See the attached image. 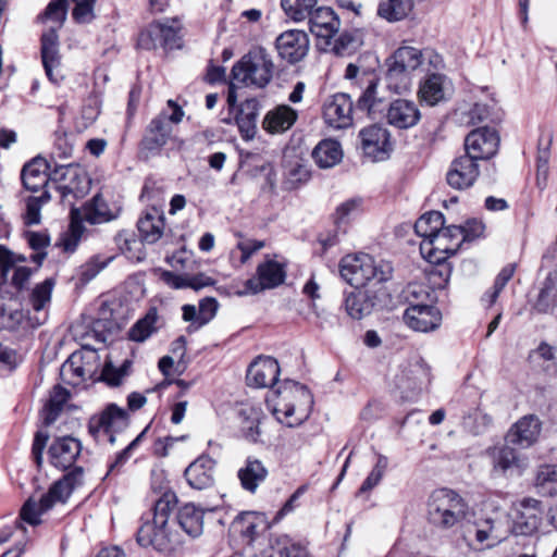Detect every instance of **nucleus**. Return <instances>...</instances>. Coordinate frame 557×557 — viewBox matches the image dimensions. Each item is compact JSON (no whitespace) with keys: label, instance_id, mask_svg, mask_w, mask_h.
<instances>
[{"label":"nucleus","instance_id":"f257e3e1","mask_svg":"<svg viewBox=\"0 0 557 557\" xmlns=\"http://www.w3.org/2000/svg\"><path fill=\"white\" fill-rule=\"evenodd\" d=\"M177 505V496L171 490L164 491L154 502L151 509L140 518L136 532L137 544L145 549L170 557L181 549L185 540L183 534L171 521Z\"/></svg>","mask_w":557,"mask_h":557},{"label":"nucleus","instance_id":"f03ea898","mask_svg":"<svg viewBox=\"0 0 557 557\" xmlns=\"http://www.w3.org/2000/svg\"><path fill=\"white\" fill-rule=\"evenodd\" d=\"M70 143L67 140L66 131L60 125L55 132V140L50 161L45 158L35 157L26 162L21 171V181L23 187L32 193H38L41 189H55L60 194V198L64 200L70 194V187L60 184L65 180L70 163L69 160Z\"/></svg>","mask_w":557,"mask_h":557},{"label":"nucleus","instance_id":"7ed1b4c3","mask_svg":"<svg viewBox=\"0 0 557 557\" xmlns=\"http://www.w3.org/2000/svg\"><path fill=\"white\" fill-rule=\"evenodd\" d=\"M53 286V278L37 284L27 294V299L23 297L22 308L16 299L0 295V330L13 331L23 322L32 329L42 325L47 320L46 308L50 304Z\"/></svg>","mask_w":557,"mask_h":557},{"label":"nucleus","instance_id":"20e7f679","mask_svg":"<svg viewBox=\"0 0 557 557\" xmlns=\"http://www.w3.org/2000/svg\"><path fill=\"white\" fill-rule=\"evenodd\" d=\"M512 533L511 518L506 510L495 508L463 525L462 537L475 550L496 547Z\"/></svg>","mask_w":557,"mask_h":557},{"label":"nucleus","instance_id":"39448f33","mask_svg":"<svg viewBox=\"0 0 557 557\" xmlns=\"http://www.w3.org/2000/svg\"><path fill=\"white\" fill-rule=\"evenodd\" d=\"M274 393L277 401L273 413L281 423L293 428L309 417L313 397L307 386L293 380H285Z\"/></svg>","mask_w":557,"mask_h":557},{"label":"nucleus","instance_id":"423d86ee","mask_svg":"<svg viewBox=\"0 0 557 557\" xmlns=\"http://www.w3.org/2000/svg\"><path fill=\"white\" fill-rule=\"evenodd\" d=\"M341 276L356 288L387 282L393 276L391 262L376 261L368 253L345 256L339 263Z\"/></svg>","mask_w":557,"mask_h":557},{"label":"nucleus","instance_id":"0eeeda50","mask_svg":"<svg viewBox=\"0 0 557 557\" xmlns=\"http://www.w3.org/2000/svg\"><path fill=\"white\" fill-rule=\"evenodd\" d=\"M275 64L263 47H255L244 54L232 67L233 81L247 87L265 88L272 81Z\"/></svg>","mask_w":557,"mask_h":557},{"label":"nucleus","instance_id":"6e6552de","mask_svg":"<svg viewBox=\"0 0 557 557\" xmlns=\"http://www.w3.org/2000/svg\"><path fill=\"white\" fill-rule=\"evenodd\" d=\"M468 504L455 491L435 490L428 502V520L440 530H450L466 519Z\"/></svg>","mask_w":557,"mask_h":557},{"label":"nucleus","instance_id":"1a4fd4ad","mask_svg":"<svg viewBox=\"0 0 557 557\" xmlns=\"http://www.w3.org/2000/svg\"><path fill=\"white\" fill-rule=\"evenodd\" d=\"M66 7L67 0H53L47 5L45 12L37 16V21L40 23L50 21L55 24L41 36L42 64L47 76L55 84L59 83V79L54 76V71L60 65L57 29L61 28L66 20Z\"/></svg>","mask_w":557,"mask_h":557},{"label":"nucleus","instance_id":"9d476101","mask_svg":"<svg viewBox=\"0 0 557 557\" xmlns=\"http://www.w3.org/2000/svg\"><path fill=\"white\" fill-rule=\"evenodd\" d=\"M70 499V472L54 481L39 499L28 497L20 510L22 522L32 527L42 523L41 516L58 505H65Z\"/></svg>","mask_w":557,"mask_h":557},{"label":"nucleus","instance_id":"9b49d317","mask_svg":"<svg viewBox=\"0 0 557 557\" xmlns=\"http://www.w3.org/2000/svg\"><path fill=\"white\" fill-rule=\"evenodd\" d=\"M461 235L460 226L449 225L443 227L433 239L423 240L420 245L421 253L424 255L431 263L441 265L438 273L441 276H445V283L448 282L451 270L448 265L444 264V262L446 259L454 256L462 246V239H460Z\"/></svg>","mask_w":557,"mask_h":557},{"label":"nucleus","instance_id":"f8f14e48","mask_svg":"<svg viewBox=\"0 0 557 557\" xmlns=\"http://www.w3.org/2000/svg\"><path fill=\"white\" fill-rule=\"evenodd\" d=\"M168 106L172 109L171 114L161 112L147 125L140 141L141 150L148 151L151 154L159 153L171 137L173 124L182 121L184 116L182 108L173 100H169Z\"/></svg>","mask_w":557,"mask_h":557},{"label":"nucleus","instance_id":"ddd939ff","mask_svg":"<svg viewBox=\"0 0 557 557\" xmlns=\"http://www.w3.org/2000/svg\"><path fill=\"white\" fill-rule=\"evenodd\" d=\"M492 462V474L496 478H520L529 468V458L506 443L486 450Z\"/></svg>","mask_w":557,"mask_h":557},{"label":"nucleus","instance_id":"4468645a","mask_svg":"<svg viewBox=\"0 0 557 557\" xmlns=\"http://www.w3.org/2000/svg\"><path fill=\"white\" fill-rule=\"evenodd\" d=\"M77 327L81 332H88L89 341L97 344H106L120 330L114 310L108 302L101 304L96 317L82 314V323L72 326V332L75 333Z\"/></svg>","mask_w":557,"mask_h":557},{"label":"nucleus","instance_id":"2eb2a0df","mask_svg":"<svg viewBox=\"0 0 557 557\" xmlns=\"http://www.w3.org/2000/svg\"><path fill=\"white\" fill-rule=\"evenodd\" d=\"M499 146V136L495 128L482 126L470 132L465 139L466 156L474 161L493 158Z\"/></svg>","mask_w":557,"mask_h":557},{"label":"nucleus","instance_id":"dca6fc26","mask_svg":"<svg viewBox=\"0 0 557 557\" xmlns=\"http://www.w3.org/2000/svg\"><path fill=\"white\" fill-rule=\"evenodd\" d=\"M74 339L79 343L81 350L72 352V367L78 361H82L83 364L73 368L72 372L79 377H91L98 368V348L95 347V343L89 341V333L81 332L79 327L75 330Z\"/></svg>","mask_w":557,"mask_h":557},{"label":"nucleus","instance_id":"f3484780","mask_svg":"<svg viewBox=\"0 0 557 557\" xmlns=\"http://www.w3.org/2000/svg\"><path fill=\"white\" fill-rule=\"evenodd\" d=\"M275 47L281 59L295 64L307 55L309 37L304 30L289 29L276 38Z\"/></svg>","mask_w":557,"mask_h":557},{"label":"nucleus","instance_id":"a211bd4d","mask_svg":"<svg viewBox=\"0 0 557 557\" xmlns=\"http://www.w3.org/2000/svg\"><path fill=\"white\" fill-rule=\"evenodd\" d=\"M520 510L515 520H511V529L515 535H532L535 533L543 519L542 503L535 498H524L520 503Z\"/></svg>","mask_w":557,"mask_h":557},{"label":"nucleus","instance_id":"6ab92c4d","mask_svg":"<svg viewBox=\"0 0 557 557\" xmlns=\"http://www.w3.org/2000/svg\"><path fill=\"white\" fill-rule=\"evenodd\" d=\"M286 276L284 267L273 260H268L257 268V276L245 283V293L258 294L264 289L274 288L283 284Z\"/></svg>","mask_w":557,"mask_h":557},{"label":"nucleus","instance_id":"aec40b11","mask_svg":"<svg viewBox=\"0 0 557 557\" xmlns=\"http://www.w3.org/2000/svg\"><path fill=\"white\" fill-rule=\"evenodd\" d=\"M352 100L349 95L338 92L331 96L323 106L325 122L334 128H346L352 123Z\"/></svg>","mask_w":557,"mask_h":557},{"label":"nucleus","instance_id":"412c9836","mask_svg":"<svg viewBox=\"0 0 557 557\" xmlns=\"http://www.w3.org/2000/svg\"><path fill=\"white\" fill-rule=\"evenodd\" d=\"M403 320L411 330L426 333L441 325L442 313L434 306L411 305L405 310Z\"/></svg>","mask_w":557,"mask_h":557},{"label":"nucleus","instance_id":"4be33fe9","mask_svg":"<svg viewBox=\"0 0 557 557\" xmlns=\"http://www.w3.org/2000/svg\"><path fill=\"white\" fill-rule=\"evenodd\" d=\"M479 164L469 156H460L456 158L447 171V184L457 190L470 188L479 176Z\"/></svg>","mask_w":557,"mask_h":557},{"label":"nucleus","instance_id":"5701e85b","mask_svg":"<svg viewBox=\"0 0 557 557\" xmlns=\"http://www.w3.org/2000/svg\"><path fill=\"white\" fill-rule=\"evenodd\" d=\"M361 147L366 156L373 161H381L387 157L391 147L388 131L377 124L370 125L360 131Z\"/></svg>","mask_w":557,"mask_h":557},{"label":"nucleus","instance_id":"b1692460","mask_svg":"<svg viewBox=\"0 0 557 557\" xmlns=\"http://www.w3.org/2000/svg\"><path fill=\"white\" fill-rule=\"evenodd\" d=\"M280 366L273 357H258L249 367L246 381L257 388L273 387L278 381Z\"/></svg>","mask_w":557,"mask_h":557},{"label":"nucleus","instance_id":"393cba45","mask_svg":"<svg viewBox=\"0 0 557 557\" xmlns=\"http://www.w3.org/2000/svg\"><path fill=\"white\" fill-rule=\"evenodd\" d=\"M541 429L542 424L536 416H524L509 429L505 441L521 448H529L537 441Z\"/></svg>","mask_w":557,"mask_h":557},{"label":"nucleus","instance_id":"a878e982","mask_svg":"<svg viewBox=\"0 0 557 557\" xmlns=\"http://www.w3.org/2000/svg\"><path fill=\"white\" fill-rule=\"evenodd\" d=\"M240 164L247 168L251 177L262 176L260 188L262 193L274 194L276 188V174L270 162L262 161L260 154L246 152L240 154Z\"/></svg>","mask_w":557,"mask_h":557},{"label":"nucleus","instance_id":"bb28decb","mask_svg":"<svg viewBox=\"0 0 557 557\" xmlns=\"http://www.w3.org/2000/svg\"><path fill=\"white\" fill-rule=\"evenodd\" d=\"M420 119V110L411 100L396 99L388 104L386 110L388 124L399 129L413 127Z\"/></svg>","mask_w":557,"mask_h":557},{"label":"nucleus","instance_id":"cd10ccee","mask_svg":"<svg viewBox=\"0 0 557 557\" xmlns=\"http://www.w3.org/2000/svg\"><path fill=\"white\" fill-rule=\"evenodd\" d=\"M128 425V413L116 404H109L98 414L89 421V432L95 435L102 430L103 432L121 431Z\"/></svg>","mask_w":557,"mask_h":557},{"label":"nucleus","instance_id":"c85d7f7f","mask_svg":"<svg viewBox=\"0 0 557 557\" xmlns=\"http://www.w3.org/2000/svg\"><path fill=\"white\" fill-rule=\"evenodd\" d=\"M215 461L208 455H201L185 470L184 475L190 487L206 490L214 483Z\"/></svg>","mask_w":557,"mask_h":557},{"label":"nucleus","instance_id":"c756f323","mask_svg":"<svg viewBox=\"0 0 557 557\" xmlns=\"http://www.w3.org/2000/svg\"><path fill=\"white\" fill-rule=\"evenodd\" d=\"M309 29L318 38L331 39L339 29L341 22L331 8L320 7L311 12Z\"/></svg>","mask_w":557,"mask_h":557},{"label":"nucleus","instance_id":"7c9ffc66","mask_svg":"<svg viewBox=\"0 0 557 557\" xmlns=\"http://www.w3.org/2000/svg\"><path fill=\"white\" fill-rule=\"evenodd\" d=\"M203 510L193 503L185 504L177 509L176 516L171 521L180 527V532L191 539L198 537L203 531Z\"/></svg>","mask_w":557,"mask_h":557},{"label":"nucleus","instance_id":"2f4dec72","mask_svg":"<svg viewBox=\"0 0 557 557\" xmlns=\"http://www.w3.org/2000/svg\"><path fill=\"white\" fill-rule=\"evenodd\" d=\"M164 227V215L154 207L148 209L137 222L141 242L150 245L157 243L162 237Z\"/></svg>","mask_w":557,"mask_h":557},{"label":"nucleus","instance_id":"473e14b6","mask_svg":"<svg viewBox=\"0 0 557 557\" xmlns=\"http://www.w3.org/2000/svg\"><path fill=\"white\" fill-rule=\"evenodd\" d=\"M297 119V110L287 104H280L265 114L262 127L271 134L284 133L296 123Z\"/></svg>","mask_w":557,"mask_h":557},{"label":"nucleus","instance_id":"72a5a7b5","mask_svg":"<svg viewBox=\"0 0 557 557\" xmlns=\"http://www.w3.org/2000/svg\"><path fill=\"white\" fill-rule=\"evenodd\" d=\"M268 473V469L261 460L249 456L245 460L244 466L238 470L237 476L245 491L255 493L258 486L265 481Z\"/></svg>","mask_w":557,"mask_h":557},{"label":"nucleus","instance_id":"f704fd0d","mask_svg":"<svg viewBox=\"0 0 557 557\" xmlns=\"http://www.w3.org/2000/svg\"><path fill=\"white\" fill-rule=\"evenodd\" d=\"M261 410L252 405L243 404L236 409V421L243 437L256 443L260 436Z\"/></svg>","mask_w":557,"mask_h":557},{"label":"nucleus","instance_id":"c9c22d12","mask_svg":"<svg viewBox=\"0 0 557 557\" xmlns=\"http://www.w3.org/2000/svg\"><path fill=\"white\" fill-rule=\"evenodd\" d=\"M259 111L260 103L256 98L246 99L240 104L235 121L243 139L250 140L256 136Z\"/></svg>","mask_w":557,"mask_h":557},{"label":"nucleus","instance_id":"e433bc0d","mask_svg":"<svg viewBox=\"0 0 557 557\" xmlns=\"http://www.w3.org/2000/svg\"><path fill=\"white\" fill-rule=\"evenodd\" d=\"M366 84V88L357 100L356 110L366 112L374 120L383 113L385 106L383 100L376 96L377 79L373 76H367Z\"/></svg>","mask_w":557,"mask_h":557},{"label":"nucleus","instance_id":"4c0bfd02","mask_svg":"<svg viewBox=\"0 0 557 557\" xmlns=\"http://www.w3.org/2000/svg\"><path fill=\"white\" fill-rule=\"evenodd\" d=\"M70 393L63 386L57 384L53 386L49 394V398L46 401L44 408L40 411V418L44 426H49L57 421L59 416L64 409L67 403Z\"/></svg>","mask_w":557,"mask_h":557},{"label":"nucleus","instance_id":"58836bf2","mask_svg":"<svg viewBox=\"0 0 557 557\" xmlns=\"http://www.w3.org/2000/svg\"><path fill=\"white\" fill-rule=\"evenodd\" d=\"M446 76L438 73L429 75L420 85L419 96L421 101L429 106H435L445 100Z\"/></svg>","mask_w":557,"mask_h":557},{"label":"nucleus","instance_id":"ea45409f","mask_svg":"<svg viewBox=\"0 0 557 557\" xmlns=\"http://www.w3.org/2000/svg\"><path fill=\"white\" fill-rule=\"evenodd\" d=\"M78 209L83 214V219L91 225L106 223L115 219V215L110 211L100 193H97Z\"/></svg>","mask_w":557,"mask_h":557},{"label":"nucleus","instance_id":"a19ab883","mask_svg":"<svg viewBox=\"0 0 557 557\" xmlns=\"http://www.w3.org/2000/svg\"><path fill=\"white\" fill-rule=\"evenodd\" d=\"M114 243L128 260L140 262L145 259L144 243L133 231L122 230L114 236Z\"/></svg>","mask_w":557,"mask_h":557},{"label":"nucleus","instance_id":"79ce46f5","mask_svg":"<svg viewBox=\"0 0 557 557\" xmlns=\"http://www.w3.org/2000/svg\"><path fill=\"white\" fill-rule=\"evenodd\" d=\"M312 158L320 168H332L343 158L341 144L335 139H323L313 149Z\"/></svg>","mask_w":557,"mask_h":557},{"label":"nucleus","instance_id":"37998d69","mask_svg":"<svg viewBox=\"0 0 557 557\" xmlns=\"http://www.w3.org/2000/svg\"><path fill=\"white\" fill-rule=\"evenodd\" d=\"M534 487L539 495L554 497L557 495V465H541L535 473Z\"/></svg>","mask_w":557,"mask_h":557},{"label":"nucleus","instance_id":"c03bdc74","mask_svg":"<svg viewBox=\"0 0 557 557\" xmlns=\"http://www.w3.org/2000/svg\"><path fill=\"white\" fill-rule=\"evenodd\" d=\"M374 307V298L367 292H352L345 298V309L352 319L360 320L369 315Z\"/></svg>","mask_w":557,"mask_h":557},{"label":"nucleus","instance_id":"a18cd8bd","mask_svg":"<svg viewBox=\"0 0 557 557\" xmlns=\"http://www.w3.org/2000/svg\"><path fill=\"white\" fill-rule=\"evenodd\" d=\"M386 61L412 74L422 64V52L418 48L403 46Z\"/></svg>","mask_w":557,"mask_h":557},{"label":"nucleus","instance_id":"49530a36","mask_svg":"<svg viewBox=\"0 0 557 557\" xmlns=\"http://www.w3.org/2000/svg\"><path fill=\"white\" fill-rule=\"evenodd\" d=\"M445 218L440 211H430L421 215L414 223V232L423 240L433 239L444 227Z\"/></svg>","mask_w":557,"mask_h":557},{"label":"nucleus","instance_id":"de8ad7c7","mask_svg":"<svg viewBox=\"0 0 557 557\" xmlns=\"http://www.w3.org/2000/svg\"><path fill=\"white\" fill-rule=\"evenodd\" d=\"M48 456L51 466L70 472V436L58 437L49 447Z\"/></svg>","mask_w":557,"mask_h":557},{"label":"nucleus","instance_id":"09e8293b","mask_svg":"<svg viewBox=\"0 0 557 557\" xmlns=\"http://www.w3.org/2000/svg\"><path fill=\"white\" fill-rule=\"evenodd\" d=\"M405 377L407 388L420 392L431 383V369L423 361H417L409 366L405 372Z\"/></svg>","mask_w":557,"mask_h":557},{"label":"nucleus","instance_id":"8fccbe9b","mask_svg":"<svg viewBox=\"0 0 557 557\" xmlns=\"http://www.w3.org/2000/svg\"><path fill=\"white\" fill-rule=\"evenodd\" d=\"M387 71L385 74L386 86L395 94H403L410 90L412 74L386 61Z\"/></svg>","mask_w":557,"mask_h":557},{"label":"nucleus","instance_id":"3c124183","mask_svg":"<svg viewBox=\"0 0 557 557\" xmlns=\"http://www.w3.org/2000/svg\"><path fill=\"white\" fill-rule=\"evenodd\" d=\"M51 199L48 189L42 190L40 196H29L26 198V210L23 214V221L26 226L38 225L41 222V208Z\"/></svg>","mask_w":557,"mask_h":557},{"label":"nucleus","instance_id":"603ef678","mask_svg":"<svg viewBox=\"0 0 557 557\" xmlns=\"http://www.w3.org/2000/svg\"><path fill=\"white\" fill-rule=\"evenodd\" d=\"M557 306V286L555 282L548 276L541 288L537 299L534 304V309L540 313H549Z\"/></svg>","mask_w":557,"mask_h":557},{"label":"nucleus","instance_id":"864d4df0","mask_svg":"<svg viewBox=\"0 0 557 557\" xmlns=\"http://www.w3.org/2000/svg\"><path fill=\"white\" fill-rule=\"evenodd\" d=\"M156 322L157 310L152 308L129 329L128 338L137 343L146 341L156 331Z\"/></svg>","mask_w":557,"mask_h":557},{"label":"nucleus","instance_id":"5fc2aeb1","mask_svg":"<svg viewBox=\"0 0 557 557\" xmlns=\"http://www.w3.org/2000/svg\"><path fill=\"white\" fill-rule=\"evenodd\" d=\"M318 0H281V7L288 17L300 22L311 14Z\"/></svg>","mask_w":557,"mask_h":557},{"label":"nucleus","instance_id":"6e6d98bb","mask_svg":"<svg viewBox=\"0 0 557 557\" xmlns=\"http://www.w3.org/2000/svg\"><path fill=\"white\" fill-rule=\"evenodd\" d=\"M263 523L262 518L250 512L242 513L234 522L244 539L251 543L259 534L258 528Z\"/></svg>","mask_w":557,"mask_h":557},{"label":"nucleus","instance_id":"4d7b16f0","mask_svg":"<svg viewBox=\"0 0 557 557\" xmlns=\"http://www.w3.org/2000/svg\"><path fill=\"white\" fill-rule=\"evenodd\" d=\"M409 10V4L405 0H383L377 8V14L388 22L403 20Z\"/></svg>","mask_w":557,"mask_h":557},{"label":"nucleus","instance_id":"13d9d810","mask_svg":"<svg viewBox=\"0 0 557 557\" xmlns=\"http://www.w3.org/2000/svg\"><path fill=\"white\" fill-rule=\"evenodd\" d=\"M163 23L156 22L150 24L138 36L137 45L145 50L162 48Z\"/></svg>","mask_w":557,"mask_h":557},{"label":"nucleus","instance_id":"bf43d9fd","mask_svg":"<svg viewBox=\"0 0 557 557\" xmlns=\"http://www.w3.org/2000/svg\"><path fill=\"white\" fill-rule=\"evenodd\" d=\"M515 273V265L507 264L504 267L494 281V285L490 292H486L482 297V301H484L488 307L495 304L499 294L506 286V284L510 281Z\"/></svg>","mask_w":557,"mask_h":557},{"label":"nucleus","instance_id":"052dcab7","mask_svg":"<svg viewBox=\"0 0 557 557\" xmlns=\"http://www.w3.org/2000/svg\"><path fill=\"white\" fill-rule=\"evenodd\" d=\"M92 181L88 173L81 166L72 171V196L74 198H84L91 189Z\"/></svg>","mask_w":557,"mask_h":557},{"label":"nucleus","instance_id":"680f3d73","mask_svg":"<svg viewBox=\"0 0 557 557\" xmlns=\"http://www.w3.org/2000/svg\"><path fill=\"white\" fill-rule=\"evenodd\" d=\"M388 466V459L387 457L383 455L377 456V460L371 470V472L368 474L366 480L362 482L359 493H367L370 492L372 488H374L384 476V473Z\"/></svg>","mask_w":557,"mask_h":557},{"label":"nucleus","instance_id":"e2e57ef3","mask_svg":"<svg viewBox=\"0 0 557 557\" xmlns=\"http://www.w3.org/2000/svg\"><path fill=\"white\" fill-rule=\"evenodd\" d=\"M107 265L106 262L100 263L97 257H91L87 262L77 270L76 289L83 288Z\"/></svg>","mask_w":557,"mask_h":557},{"label":"nucleus","instance_id":"0e129e2a","mask_svg":"<svg viewBox=\"0 0 557 557\" xmlns=\"http://www.w3.org/2000/svg\"><path fill=\"white\" fill-rule=\"evenodd\" d=\"M25 261L24 255H15L5 246L0 245V285L7 283L10 271L16 268L17 262Z\"/></svg>","mask_w":557,"mask_h":557},{"label":"nucleus","instance_id":"69168bd1","mask_svg":"<svg viewBox=\"0 0 557 557\" xmlns=\"http://www.w3.org/2000/svg\"><path fill=\"white\" fill-rule=\"evenodd\" d=\"M72 17L79 24L90 23L95 18L94 7L96 0H72Z\"/></svg>","mask_w":557,"mask_h":557},{"label":"nucleus","instance_id":"338daca9","mask_svg":"<svg viewBox=\"0 0 557 557\" xmlns=\"http://www.w3.org/2000/svg\"><path fill=\"white\" fill-rule=\"evenodd\" d=\"M147 431V428L137 435L136 438H134L122 451H120L114 461L110 463L107 476L117 473L120 471V468L131 457L132 451L138 446L143 437L145 436V433Z\"/></svg>","mask_w":557,"mask_h":557},{"label":"nucleus","instance_id":"774afa93","mask_svg":"<svg viewBox=\"0 0 557 557\" xmlns=\"http://www.w3.org/2000/svg\"><path fill=\"white\" fill-rule=\"evenodd\" d=\"M84 222H86V220L83 219L79 209L72 206V252L75 250L78 243L89 235V231L85 227Z\"/></svg>","mask_w":557,"mask_h":557}]
</instances>
